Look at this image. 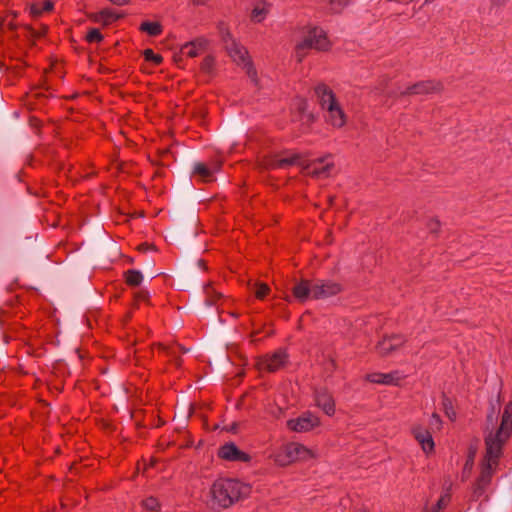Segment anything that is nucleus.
Returning a JSON list of instances; mask_svg holds the SVG:
<instances>
[{
	"label": "nucleus",
	"mask_w": 512,
	"mask_h": 512,
	"mask_svg": "<svg viewBox=\"0 0 512 512\" xmlns=\"http://www.w3.org/2000/svg\"><path fill=\"white\" fill-rule=\"evenodd\" d=\"M442 90V84L436 81H423L407 87L401 91L402 95H418L439 93Z\"/></svg>",
	"instance_id": "obj_12"
},
{
	"label": "nucleus",
	"mask_w": 512,
	"mask_h": 512,
	"mask_svg": "<svg viewBox=\"0 0 512 512\" xmlns=\"http://www.w3.org/2000/svg\"><path fill=\"white\" fill-rule=\"evenodd\" d=\"M431 512H440V509L435 508V509H434V510H432Z\"/></svg>",
	"instance_id": "obj_46"
},
{
	"label": "nucleus",
	"mask_w": 512,
	"mask_h": 512,
	"mask_svg": "<svg viewBox=\"0 0 512 512\" xmlns=\"http://www.w3.org/2000/svg\"><path fill=\"white\" fill-rule=\"evenodd\" d=\"M126 282L130 286H139L143 280V275L138 270H128L125 273Z\"/></svg>",
	"instance_id": "obj_23"
},
{
	"label": "nucleus",
	"mask_w": 512,
	"mask_h": 512,
	"mask_svg": "<svg viewBox=\"0 0 512 512\" xmlns=\"http://www.w3.org/2000/svg\"><path fill=\"white\" fill-rule=\"evenodd\" d=\"M315 94L321 108L326 111V121L335 128L343 127L346 124V114L333 91L325 84H318Z\"/></svg>",
	"instance_id": "obj_3"
},
{
	"label": "nucleus",
	"mask_w": 512,
	"mask_h": 512,
	"mask_svg": "<svg viewBox=\"0 0 512 512\" xmlns=\"http://www.w3.org/2000/svg\"><path fill=\"white\" fill-rule=\"evenodd\" d=\"M219 32L223 42L225 43V46L227 45V43L231 44V40H234L231 36V33L223 24L219 25Z\"/></svg>",
	"instance_id": "obj_33"
},
{
	"label": "nucleus",
	"mask_w": 512,
	"mask_h": 512,
	"mask_svg": "<svg viewBox=\"0 0 512 512\" xmlns=\"http://www.w3.org/2000/svg\"><path fill=\"white\" fill-rule=\"evenodd\" d=\"M250 492V485L237 479H218L210 488L209 503L212 508H228Z\"/></svg>",
	"instance_id": "obj_2"
},
{
	"label": "nucleus",
	"mask_w": 512,
	"mask_h": 512,
	"mask_svg": "<svg viewBox=\"0 0 512 512\" xmlns=\"http://www.w3.org/2000/svg\"><path fill=\"white\" fill-rule=\"evenodd\" d=\"M312 290L313 282L308 280H301L293 287L292 293L299 302L303 303L310 297L312 298Z\"/></svg>",
	"instance_id": "obj_19"
},
{
	"label": "nucleus",
	"mask_w": 512,
	"mask_h": 512,
	"mask_svg": "<svg viewBox=\"0 0 512 512\" xmlns=\"http://www.w3.org/2000/svg\"><path fill=\"white\" fill-rule=\"evenodd\" d=\"M181 59V55H175L174 60L175 62H179Z\"/></svg>",
	"instance_id": "obj_45"
},
{
	"label": "nucleus",
	"mask_w": 512,
	"mask_h": 512,
	"mask_svg": "<svg viewBox=\"0 0 512 512\" xmlns=\"http://www.w3.org/2000/svg\"><path fill=\"white\" fill-rule=\"evenodd\" d=\"M449 499H450V498H449V495H448V494H445V495L441 496V498L438 500V502H437V504H436V508H438V509H440V510H441L442 508H444V507L447 505V503H448Z\"/></svg>",
	"instance_id": "obj_35"
},
{
	"label": "nucleus",
	"mask_w": 512,
	"mask_h": 512,
	"mask_svg": "<svg viewBox=\"0 0 512 512\" xmlns=\"http://www.w3.org/2000/svg\"><path fill=\"white\" fill-rule=\"evenodd\" d=\"M442 421L438 414L434 413L430 419V428L431 430H439L441 428Z\"/></svg>",
	"instance_id": "obj_34"
},
{
	"label": "nucleus",
	"mask_w": 512,
	"mask_h": 512,
	"mask_svg": "<svg viewBox=\"0 0 512 512\" xmlns=\"http://www.w3.org/2000/svg\"><path fill=\"white\" fill-rule=\"evenodd\" d=\"M42 12V9H40L36 4H32L30 6V13L32 16L38 17Z\"/></svg>",
	"instance_id": "obj_37"
},
{
	"label": "nucleus",
	"mask_w": 512,
	"mask_h": 512,
	"mask_svg": "<svg viewBox=\"0 0 512 512\" xmlns=\"http://www.w3.org/2000/svg\"><path fill=\"white\" fill-rule=\"evenodd\" d=\"M144 58L147 60V61H152L153 63L155 64H160L163 60L162 56L159 55V54H155L153 52V50L151 49H146L144 51Z\"/></svg>",
	"instance_id": "obj_32"
},
{
	"label": "nucleus",
	"mask_w": 512,
	"mask_h": 512,
	"mask_svg": "<svg viewBox=\"0 0 512 512\" xmlns=\"http://www.w3.org/2000/svg\"><path fill=\"white\" fill-rule=\"evenodd\" d=\"M440 227V223L438 220H435V219H432L429 223H428V228L431 232L435 233L437 232V230L439 229Z\"/></svg>",
	"instance_id": "obj_36"
},
{
	"label": "nucleus",
	"mask_w": 512,
	"mask_h": 512,
	"mask_svg": "<svg viewBox=\"0 0 512 512\" xmlns=\"http://www.w3.org/2000/svg\"><path fill=\"white\" fill-rule=\"evenodd\" d=\"M197 263H198L199 267L205 268V263L203 260H198Z\"/></svg>",
	"instance_id": "obj_43"
},
{
	"label": "nucleus",
	"mask_w": 512,
	"mask_h": 512,
	"mask_svg": "<svg viewBox=\"0 0 512 512\" xmlns=\"http://www.w3.org/2000/svg\"><path fill=\"white\" fill-rule=\"evenodd\" d=\"M512 433V403L505 405L501 415L500 423L494 414L487 416L485 429L486 453L482 465L481 475L477 481V489H485L491 481V477L498 465L502 455V448Z\"/></svg>",
	"instance_id": "obj_1"
},
{
	"label": "nucleus",
	"mask_w": 512,
	"mask_h": 512,
	"mask_svg": "<svg viewBox=\"0 0 512 512\" xmlns=\"http://www.w3.org/2000/svg\"><path fill=\"white\" fill-rule=\"evenodd\" d=\"M317 457L316 453L300 443H288L272 455L274 462L281 467L295 462H304Z\"/></svg>",
	"instance_id": "obj_4"
},
{
	"label": "nucleus",
	"mask_w": 512,
	"mask_h": 512,
	"mask_svg": "<svg viewBox=\"0 0 512 512\" xmlns=\"http://www.w3.org/2000/svg\"><path fill=\"white\" fill-rule=\"evenodd\" d=\"M208 0H193L196 5H204Z\"/></svg>",
	"instance_id": "obj_42"
},
{
	"label": "nucleus",
	"mask_w": 512,
	"mask_h": 512,
	"mask_svg": "<svg viewBox=\"0 0 512 512\" xmlns=\"http://www.w3.org/2000/svg\"><path fill=\"white\" fill-rule=\"evenodd\" d=\"M218 456L227 461L248 462L250 460V456L239 450L234 443H227L220 447Z\"/></svg>",
	"instance_id": "obj_13"
},
{
	"label": "nucleus",
	"mask_w": 512,
	"mask_h": 512,
	"mask_svg": "<svg viewBox=\"0 0 512 512\" xmlns=\"http://www.w3.org/2000/svg\"><path fill=\"white\" fill-rule=\"evenodd\" d=\"M287 363V354L285 351L278 350L272 355H268L260 358L257 361V368L260 371L275 372Z\"/></svg>",
	"instance_id": "obj_9"
},
{
	"label": "nucleus",
	"mask_w": 512,
	"mask_h": 512,
	"mask_svg": "<svg viewBox=\"0 0 512 512\" xmlns=\"http://www.w3.org/2000/svg\"><path fill=\"white\" fill-rule=\"evenodd\" d=\"M305 164V160L303 159L300 153H292L283 158H277L276 156H272L264 162V167L266 169H285L291 165L300 166L303 169V165Z\"/></svg>",
	"instance_id": "obj_11"
},
{
	"label": "nucleus",
	"mask_w": 512,
	"mask_h": 512,
	"mask_svg": "<svg viewBox=\"0 0 512 512\" xmlns=\"http://www.w3.org/2000/svg\"><path fill=\"white\" fill-rule=\"evenodd\" d=\"M226 50L232 60L238 65L242 66L243 69H245L246 74L250 80L256 86H259L257 71L250 60L248 51L235 40H231V44L227 43Z\"/></svg>",
	"instance_id": "obj_6"
},
{
	"label": "nucleus",
	"mask_w": 512,
	"mask_h": 512,
	"mask_svg": "<svg viewBox=\"0 0 512 512\" xmlns=\"http://www.w3.org/2000/svg\"><path fill=\"white\" fill-rule=\"evenodd\" d=\"M330 43L326 33L320 28H312L307 35L296 45V57L298 61H302L307 49L327 50Z\"/></svg>",
	"instance_id": "obj_5"
},
{
	"label": "nucleus",
	"mask_w": 512,
	"mask_h": 512,
	"mask_svg": "<svg viewBox=\"0 0 512 512\" xmlns=\"http://www.w3.org/2000/svg\"><path fill=\"white\" fill-rule=\"evenodd\" d=\"M207 45L208 41L203 37H199L183 44L180 49V54L194 58L205 51Z\"/></svg>",
	"instance_id": "obj_15"
},
{
	"label": "nucleus",
	"mask_w": 512,
	"mask_h": 512,
	"mask_svg": "<svg viewBox=\"0 0 512 512\" xmlns=\"http://www.w3.org/2000/svg\"><path fill=\"white\" fill-rule=\"evenodd\" d=\"M333 168V162L329 156L319 158L313 161H305L303 165V171L317 178H326L330 175V171Z\"/></svg>",
	"instance_id": "obj_8"
},
{
	"label": "nucleus",
	"mask_w": 512,
	"mask_h": 512,
	"mask_svg": "<svg viewBox=\"0 0 512 512\" xmlns=\"http://www.w3.org/2000/svg\"><path fill=\"white\" fill-rule=\"evenodd\" d=\"M369 382L385 385H397L402 379L399 372L394 371L391 373H372L366 376Z\"/></svg>",
	"instance_id": "obj_18"
},
{
	"label": "nucleus",
	"mask_w": 512,
	"mask_h": 512,
	"mask_svg": "<svg viewBox=\"0 0 512 512\" xmlns=\"http://www.w3.org/2000/svg\"><path fill=\"white\" fill-rule=\"evenodd\" d=\"M299 110L302 114L301 121H303V123L310 124L314 120L312 113L307 112V102L306 101H304V100L300 101Z\"/></svg>",
	"instance_id": "obj_26"
},
{
	"label": "nucleus",
	"mask_w": 512,
	"mask_h": 512,
	"mask_svg": "<svg viewBox=\"0 0 512 512\" xmlns=\"http://www.w3.org/2000/svg\"><path fill=\"white\" fill-rule=\"evenodd\" d=\"M220 167L218 162H213L211 166L204 163L197 162L193 166V174L201 178L202 181H210L213 177V173Z\"/></svg>",
	"instance_id": "obj_20"
},
{
	"label": "nucleus",
	"mask_w": 512,
	"mask_h": 512,
	"mask_svg": "<svg viewBox=\"0 0 512 512\" xmlns=\"http://www.w3.org/2000/svg\"><path fill=\"white\" fill-rule=\"evenodd\" d=\"M215 64V59L212 56H207L203 59L201 63L202 71L206 73H211Z\"/></svg>",
	"instance_id": "obj_30"
},
{
	"label": "nucleus",
	"mask_w": 512,
	"mask_h": 512,
	"mask_svg": "<svg viewBox=\"0 0 512 512\" xmlns=\"http://www.w3.org/2000/svg\"><path fill=\"white\" fill-rule=\"evenodd\" d=\"M9 27H10L11 29H13V28H14L13 23H9Z\"/></svg>",
	"instance_id": "obj_47"
},
{
	"label": "nucleus",
	"mask_w": 512,
	"mask_h": 512,
	"mask_svg": "<svg viewBox=\"0 0 512 512\" xmlns=\"http://www.w3.org/2000/svg\"><path fill=\"white\" fill-rule=\"evenodd\" d=\"M102 39H103V36H102V34L100 33L99 29H97V28H93V29H91V30L87 33V35H86V40H87L88 42H91V43H92V42H100V41H102Z\"/></svg>",
	"instance_id": "obj_31"
},
{
	"label": "nucleus",
	"mask_w": 512,
	"mask_h": 512,
	"mask_svg": "<svg viewBox=\"0 0 512 512\" xmlns=\"http://www.w3.org/2000/svg\"><path fill=\"white\" fill-rule=\"evenodd\" d=\"M120 16L114 11L109 9L102 10L98 15H95L93 19L95 21H102L104 24H108L114 20H117Z\"/></svg>",
	"instance_id": "obj_24"
},
{
	"label": "nucleus",
	"mask_w": 512,
	"mask_h": 512,
	"mask_svg": "<svg viewBox=\"0 0 512 512\" xmlns=\"http://www.w3.org/2000/svg\"><path fill=\"white\" fill-rule=\"evenodd\" d=\"M204 291H205V294H206L205 303L208 306H211V305H213L215 303V298L221 297V293L215 292L214 289L210 285H207L205 287Z\"/></svg>",
	"instance_id": "obj_27"
},
{
	"label": "nucleus",
	"mask_w": 512,
	"mask_h": 512,
	"mask_svg": "<svg viewBox=\"0 0 512 512\" xmlns=\"http://www.w3.org/2000/svg\"><path fill=\"white\" fill-rule=\"evenodd\" d=\"M255 287V296L258 299H263L270 291L269 286L265 283H256Z\"/></svg>",
	"instance_id": "obj_29"
},
{
	"label": "nucleus",
	"mask_w": 512,
	"mask_h": 512,
	"mask_svg": "<svg viewBox=\"0 0 512 512\" xmlns=\"http://www.w3.org/2000/svg\"><path fill=\"white\" fill-rule=\"evenodd\" d=\"M320 425V419L312 412H304L299 417L287 421V427L294 432L303 433Z\"/></svg>",
	"instance_id": "obj_7"
},
{
	"label": "nucleus",
	"mask_w": 512,
	"mask_h": 512,
	"mask_svg": "<svg viewBox=\"0 0 512 512\" xmlns=\"http://www.w3.org/2000/svg\"><path fill=\"white\" fill-rule=\"evenodd\" d=\"M411 432L425 453H430L434 450V441L429 430L416 425L412 428Z\"/></svg>",
	"instance_id": "obj_14"
},
{
	"label": "nucleus",
	"mask_w": 512,
	"mask_h": 512,
	"mask_svg": "<svg viewBox=\"0 0 512 512\" xmlns=\"http://www.w3.org/2000/svg\"><path fill=\"white\" fill-rule=\"evenodd\" d=\"M484 491H485V489H479L478 490L477 489V484H476L475 487H474V490H473V498L477 500L480 496L483 495Z\"/></svg>",
	"instance_id": "obj_38"
},
{
	"label": "nucleus",
	"mask_w": 512,
	"mask_h": 512,
	"mask_svg": "<svg viewBox=\"0 0 512 512\" xmlns=\"http://www.w3.org/2000/svg\"><path fill=\"white\" fill-rule=\"evenodd\" d=\"M405 342L402 336L395 335L388 338H384L377 345V351L382 356H387L401 347Z\"/></svg>",
	"instance_id": "obj_16"
},
{
	"label": "nucleus",
	"mask_w": 512,
	"mask_h": 512,
	"mask_svg": "<svg viewBox=\"0 0 512 512\" xmlns=\"http://www.w3.org/2000/svg\"><path fill=\"white\" fill-rule=\"evenodd\" d=\"M53 9V3L50 0L44 2L42 11H51Z\"/></svg>",
	"instance_id": "obj_39"
},
{
	"label": "nucleus",
	"mask_w": 512,
	"mask_h": 512,
	"mask_svg": "<svg viewBox=\"0 0 512 512\" xmlns=\"http://www.w3.org/2000/svg\"><path fill=\"white\" fill-rule=\"evenodd\" d=\"M140 30L149 34L150 36H157L162 32V26L159 22H143L140 25Z\"/></svg>",
	"instance_id": "obj_22"
},
{
	"label": "nucleus",
	"mask_w": 512,
	"mask_h": 512,
	"mask_svg": "<svg viewBox=\"0 0 512 512\" xmlns=\"http://www.w3.org/2000/svg\"><path fill=\"white\" fill-rule=\"evenodd\" d=\"M447 415H448V417H450L451 419H454V417H455V413H454V412H448V411H447Z\"/></svg>",
	"instance_id": "obj_44"
},
{
	"label": "nucleus",
	"mask_w": 512,
	"mask_h": 512,
	"mask_svg": "<svg viewBox=\"0 0 512 512\" xmlns=\"http://www.w3.org/2000/svg\"><path fill=\"white\" fill-rule=\"evenodd\" d=\"M149 294L147 291H140L138 294H137V298L138 299H141V300H146L148 298Z\"/></svg>",
	"instance_id": "obj_40"
},
{
	"label": "nucleus",
	"mask_w": 512,
	"mask_h": 512,
	"mask_svg": "<svg viewBox=\"0 0 512 512\" xmlns=\"http://www.w3.org/2000/svg\"><path fill=\"white\" fill-rule=\"evenodd\" d=\"M351 0H330V12L333 14H338L342 12V10L349 5Z\"/></svg>",
	"instance_id": "obj_25"
},
{
	"label": "nucleus",
	"mask_w": 512,
	"mask_h": 512,
	"mask_svg": "<svg viewBox=\"0 0 512 512\" xmlns=\"http://www.w3.org/2000/svg\"><path fill=\"white\" fill-rule=\"evenodd\" d=\"M142 506L149 511H158L160 509L159 501L152 496L143 500Z\"/></svg>",
	"instance_id": "obj_28"
},
{
	"label": "nucleus",
	"mask_w": 512,
	"mask_h": 512,
	"mask_svg": "<svg viewBox=\"0 0 512 512\" xmlns=\"http://www.w3.org/2000/svg\"><path fill=\"white\" fill-rule=\"evenodd\" d=\"M315 402L328 416H332L335 413L334 399L326 390L320 389L316 391Z\"/></svg>",
	"instance_id": "obj_17"
},
{
	"label": "nucleus",
	"mask_w": 512,
	"mask_h": 512,
	"mask_svg": "<svg viewBox=\"0 0 512 512\" xmlns=\"http://www.w3.org/2000/svg\"><path fill=\"white\" fill-rule=\"evenodd\" d=\"M341 292V285L331 280H317L313 282L312 298L325 299Z\"/></svg>",
	"instance_id": "obj_10"
},
{
	"label": "nucleus",
	"mask_w": 512,
	"mask_h": 512,
	"mask_svg": "<svg viewBox=\"0 0 512 512\" xmlns=\"http://www.w3.org/2000/svg\"><path fill=\"white\" fill-rule=\"evenodd\" d=\"M110 1L116 5H124L129 2V0H110Z\"/></svg>",
	"instance_id": "obj_41"
},
{
	"label": "nucleus",
	"mask_w": 512,
	"mask_h": 512,
	"mask_svg": "<svg viewBox=\"0 0 512 512\" xmlns=\"http://www.w3.org/2000/svg\"><path fill=\"white\" fill-rule=\"evenodd\" d=\"M269 10V5L267 2L263 1L261 3H257L252 9L251 20L254 22H261L265 19Z\"/></svg>",
	"instance_id": "obj_21"
}]
</instances>
